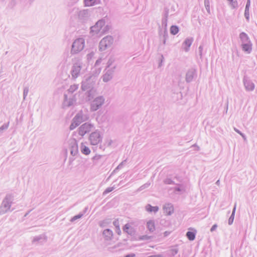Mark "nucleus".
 Returning <instances> with one entry per match:
<instances>
[{
    "label": "nucleus",
    "instance_id": "1",
    "mask_svg": "<svg viewBox=\"0 0 257 257\" xmlns=\"http://www.w3.org/2000/svg\"><path fill=\"white\" fill-rule=\"evenodd\" d=\"M82 69L83 63L80 59H78L73 62L70 71L72 79L75 80L78 78L82 73Z\"/></svg>",
    "mask_w": 257,
    "mask_h": 257
},
{
    "label": "nucleus",
    "instance_id": "2",
    "mask_svg": "<svg viewBox=\"0 0 257 257\" xmlns=\"http://www.w3.org/2000/svg\"><path fill=\"white\" fill-rule=\"evenodd\" d=\"M13 196L11 194H7L3 199L0 206V215L4 214L10 210L12 204Z\"/></svg>",
    "mask_w": 257,
    "mask_h": 257
},
{
    "label": "nucleus",
    "instance_id": "3",
    "mask_svg": "<svg viewBox=\"0 0 257 257\" xmlns=\"http://www.w3.org/2000/svg\"><path fill=\"white\" fill-rule=\"evenodd\" d=\"M85 40L82 38L76 39L72 43L70 53L76 54L81 52L84 47Z\"/></svg>",
    "mask_w": 257,
    "mask_h": 257
},
{
    "label": "nucleus",
    "instance_id": "4",
    "mask_svg": "<svg viewBox=\"0 0 257 257\" xmlns=\"http://www.w3.org/2000/svg\"><path fill=\"white\" fill-rule=\"evenodd\" d=\"M105 24V20L101 19L97 21L95 25L91 27L90 28V34L92 36L95 35H101V32H102V28Z\"/></svg>",
    "mask_w": 257,
    "mask_h": 257
},
{
    "label": "nucleus",
    "instance_id": "5",
    "mask_svg": "<svg viewBox=\"0 0 257 257\" xmlns=\"http://www.w3.org/2000/svg\"><path fill=\"white\" fill-rule=\"evenodd\" d=\"M113 43V38L111 36H107L103 38L99 42V49L101 51H104L109 48Z\"/></svg>",
    "mask_w": 257,
    "mask_h": 257
},
{
    "label": "nucleus",
    "instance_id": "6",
    "mask_svg": "<svg viewBox=\"0 0 257 257\" xmlns=\"http://www.w3.org/2000/svg\"><path fill=\"white\" fill-rule=\"evenodd\" d=\"M105 99L102 96L96 97L92 101L90 104V110L91 111H95L100 108L103 104Z\"/></svg>",
    "mask_w": 257,
    "mask_h": 257
},
{
    "label": "nucleus",
    "instance_id": "7",
    "mask_svg": "<svg viewBox=\"0 0 257 257\" xmlns=\"http://www.w3.org/2000/svg\"><path fill=\"white\" fill-rule=\"evenodd\" d=\"M94 128V126L93 124L85 122L78 128V133L81 137H83L86 134L89 133Z\"/></svg>",
    "mask_w": 257,
    "mask_h": 257
},
{
    "label": "nucleus",
    "instance_id": "8",
    "mask_svg": "<svg viewBox=\"0 0 257 257\" xmlns=\"http://www.w3.org/2000/svg\"><path fill=\"white\" fill-rule=\"evenodd\" d=\"M89 140L92 145H96L102 140L100 132L96 130L91 133L89 137Z\"/></svg>",
    "mask_w": 257,
    "mask_h": 257
},
{
    "label": "nucleus",
    "instance_id": "9",
    "mask_svg": "<svg viewBox=\"0 0 257 257\" xmlns=\"http://www.w3.org/2000/svg\"><path fill=\"white\" fill-rule=\"evenodd\" d=\"M92 76H88L82 81L81 89L83 91L93 88L94 81L92 79Z\"/></svg>",
    "mask_w": 257,
    "mask_h": 257
},
{
    "label": "nucleus",
    "instance_id": "10",
    "mask_svg": "<svg viewBox=\"0 0 257 257\" xmlns=\"http://www.w3.org/2000/svg\"><path fill=\"white\" fill-rule=\"evenodd\" d=\"M90 11L88 10H83L79 11L78 17L79 20L82 23H85L89 19Z\"/></svg>",
    "mask_w": 257,
    "mask_h": 257
},
{
    "label": "nucleus",
    "instance_id": "11",
    "mask_svg": "<svg viewBox=\"0 0 257 257\" xmlns=\"http://www.w3.org/2000/svg\"><path fill=\"white\" fill-rule=\"evenodd\" d=\"M197 76V70L194 68L189 69L186 74L185 80L187 83L192 82Z\"/></svg>",
    "mask_w": 257,
    "mask_h": 257
},
{
    "label": "nucleus",
    "instance_id": "12",
    "mask_svg": "<svg viewBox=\"0 0 257 257\" xmlns=\"http://www.w3.org/2000/svg\"><path fill=\"white\" fill-rule=\"evenodd\" d=\"M243 83L246 91H252L254 90L255 87L254 83L246 75L243 77Z\"/></svg>",
    "mask_w": 257,
    "mask_h": 257
},
{
    "label": "nucleus",
    "instance_id": "13",
    "mask_svg": "<svg viewBox=\"0 0 257 257\" xmlns=\"http://www.w3.org/2000/svg\"><path fill=\"white\" fill-rule=\"evenodd\" d=\"M115 66L107 70L106 73L102 76V80L104 82H107L113 77Z\"/></svg>",
    "mask_w": 257,
    "mask_h": 257
},
{
    "label": "nucleus",
    "instance_id": "14",
    "mask_svg": "<svg viewBox=\"0 0 257 257\" xmlns=\"http://www.w3.org/2000/svg\"><path fill=\"white\" fill-rule=\"evenodd\" d=\"M47 241V237L44 234H40L35 236L32 240V243L36 244H43Z\"/></svg>",
    "mask_w": 257,
    "mask_h": 257
},
{
    "label": "nucleus",
    "instance_id": "15",
    "mask_svg": "<svg viewBox=\"0 0 257 257\" xmlns=\"http://www.w3.org/2000/svg\"><path fill=\"white\" fill-rule=\"evenodd\" d=\"M163 209L164 212L167 215H171L174 212V207L171 203L166 204Z\"/></svg>",
    "mask_w": 257,
    "mask_h": 257
},
{
    "label": "nucleus",
    "instance_id": "16",
    "mask_svg": "<svg viewBox=\"0 0 257 257\" xmlns=\"http://www.w3.org/2000/svg\"><path fill=\"white\" fill-rule=\"evenodd\" d=\"M72 120L74 121V123H76L79 125L82 122L84 121L82 112L80 111L77 113Z\"/></svg>",
    "mask_w": 257,
    "mask_h": 257
},
{
    "label": "nucleus",
    "instance_id": "17",
    "mask_svg": "<svg viewBox=\"0 0 257 257\" xmlns=\"http://www.w3.org/2000/svg\"><path fill=\"white\" fill-rule=\"evenodd\" d=\"M76 101V99L74 96L70 97L69 98H67V95L66 94H64V105L69 107L72 106L74 103Z\"/></svg>",
    "mask_w": 257,
    "mask_h": 257
},
{
    "label": "nucleus",
    "instance_id": "18",
    "mask_svg": "<svg viewBox=\"0 0 257 257\" xmlns=\"http://www.w3.org/2000/svg\"><path fill=\"white\" fill-rule=\"evenodd\" d=\"M239 37L241 42V44H247L251 42L249 37L244 32H241L239 34Z\"/></svg>",
    "mask_w": 257,
    "mask_h": 257
},
{
    "label": "nucleus",
    "instance_id": "19",
    "mask_svg": "<svg viewBox=\"0 0 257 257\" xmlns=\"http://www.w3.org/2000/svg\"><path fill=\"white\" fill-rule=\"evenodd\" d=\"M193 41V38H186L183 43V45L184 46V49L186 52H188L189 50V48L192 45Z\"/></svg>",
    "mask_w": 257,
    "mask_h": 257
},
{
    "label": "nucleus",
    "instance_id": "20",
    "mask_svg": "<svg viewBox=\"0 0 257 257\" xmlns=\"http://www.w3.org/2000/svg\"><path fill=\"white\" fill-rule=\"evenodd\" d=\"M252 43L251 42L241 44V48L243 51L247 54H250L252 51Z\"/></svg>",
    "mask_w": 257,
    "mask_h": 257
},
{
    "label": "nucleus",
    "instance_id": "21",
    "mask_svg": "<svg viewBox=\"0 0 257 257\" xmlns=\"http://www.w3.org/2000/svg\"><path fill=\"white\" fill-rule=\"evenodd\" d=\"M86 92V98L87 100L90 101L92 100L95 95V90L93 88L89 89Z\"/></svg>",
    "mask_w": 257,
    "mask_h": 257
},
{
    "label": "nucleus",
    "instance_id": "22",
    "mask_svg": "<svg viewBox=\"0 0 257 257\" xmlns=\"http://www.w3.org/2000/svg\"><path fill=\"white\" fill-rule=\"evenodd\" d=\"M103 235L106 240H109L113 236L112 231L109 229H106L103 231Z\"/></svg>",
    "mask_w": 257,
    "mask_h": 257
},
{
    "label": "nucleus",
    "instance_id": "23",
    "mask_svg": "<svg viewBox=\"0 0 257 257\" xmlns=\"http://www.w3.org/2000/svg\"><path fill=\"white\" fill-rule=\"evenodd\" d=\"M78 152V145L76 142H74L71 146V155H72L73 156H75L77 154Z\"/></svg>",
    "mask_w": 257,
    "mask_h": 257
},
{
    "label": "nucleus",
    "instance_id": "24",
    "mask_svg": "<svg viewBox=\"0 0 257 257\" xmlns=\"http://www.w3.org/2000/svg\"><path fill=\"white\" fill-rule=\"evenodd\" d=\"M146 210L149 212L156 213L159 210V207L157 206H152L151 205L148 204L145 207Z\"/></svg>",
    "mask_w": 257,
    "mask_h": 257
},
{
    "label": "nucleus",
    "instance_id": "25",
    "mask_svg": "<svg viewBox=\"0 0 257 257\" xmlns=\"http://www.w3.org/2000/svg\"><path fill=\"white\" fill-rule=\"evenodd\" d=\"M147 227L150 232H153L155 230V223L153 220H149L147 222Z\"/></svg>",
    "mask_w": 257,
    "mask_h": 257
},
{
    "label": "nucleus",
    "instance_id": "26",
    "mask_svg": "<svg viewBox=\"0 0 257 257\" xmlns=\"http://www.w3.org/2000/svg\"><path fill=\"white\" fill-rule=\"evenodd\" d=\"M81 151L82 154L86 155H89L90 153L89 148L84 145L83 144H81Z\"/></svg>",
    "mask_w": 257,
    "mask_h": 257
},
{
    "label": "nucleus",
    "instance_id": "27",
    "mask_svg": "<svg viewBox=\"0 0 257 257\" xmlns=\"http://www.w3.org/2000/svg\"><path fill=\"white\" fill-rule=\"evenodd\" d=\"M236 204L235 203L234 206V207H233V210L232 212V214L228 219V224L229 225H231L233 223V222L234 220V218L235 210H236Z\"/></svg>",
    "mask_w": 257,
    "mask_h": 257
},
{
    "label": "nucleus",
    "instance_id": "28",
    "mask_svg": "<svg viewBox=\"0 0 257 257\" xmlns=\"http://www.w3.org/2000/svg\"><path fill=\"white\" fill-rule=\"evenodd\" d=\"M85 5L86 6H92L97 4L99 0H84Z\"/></svg>",
    "mask_w": 257,
    "mask_h": 257
},
{
    "label": "nucleus",
    "instance_id": "29",
    "mask_svg": "<svg viewBox=\"0 0 257 257\" xmlns=\"http://www.w3.org/2000/svg\"><path fill=\"white\" fill-rule=\"evenodd\" d=\"M196 233L193 231H188L186 233V236L189 240H194L195 238Z\"/></svg>",
    "mask_w": 257,
    "mask_h": 257
},
{
    "label": "nucleus",
    "instance_id": "30",
    "mask_svg": "<svg viewBox=\"0 0 257 257\" xmlns=\"http://www.w3.org/2000/svg\"><path fill=\"white\" fill-rule=\"evenodd\" d=\"M111 223L110 219H106L102 221H101L99 223V225L101 227H106L108 224Z\"/></svg>",
    "mask_w": 257,
    "mask_h": 257
},
{
    "label": "nucleus",
    "instance_id": "31",
    "mask_svg": "<svg viewBox=\"0 0 257 257\" xmlns=\"http://www.w3.org/2000/svg\"><path fill=\"white\" fill-rule=\"evenodd\" d=\"M179 32V27L176 25H173L170 28V33L172 35H176Z\"/></svg>",
    "mask_w": 257,
    "mask_h": 257
},
{
    "label": "nucleus",
    "instance_id": "32",
    "mask_svg": "<svg viewBox=\"0 0 257 257\" xmlns=\"http://www.w3.org/2000/svg\"><path fill=\"white\" fill-rule=\"evenodd\" d=\"M78 88V85L77 84H73L71 85L70 88L68 89V91L69 93H73L75 91H76Z\"/></svg>",
    "mask_w": 257,
    "mask_h": 257
},
{
    "label": "nucleus",
    "instance_id": "33",
    "mask_svg": "<svg viewBox=\"0 0 257 257\" xmlns=\"http://www.w3.org/2000/svg\"><path fill=\"white\" fill-rule=\"evenodd\" d=\"M168 252L169 255L174 256L178 253V249L177 247H174L168 250Z\"/></svg>",
    "mask_w": 257,
    "mask_h": 257
},
{
    "label": "nucleus",
    "instance_id": "34",
    "mask_svg": "<svg viewBox=\"0 0 257 257\" xmlns=\"http://www.w3.org/2000/svg\"><path fill=\"white\" fill-rule=\"evenodd\" d=\"M204 6L205 9L209 14H210V1L209 0H204Z\"/></svg>",
    "mask_w": 257,
    "mask_h": 257
},
{
    "label": "nucleus",
    "instance_id": "35",
    "mask_svg": "<svg viewBox=\"0 0 257 257\" xmlns=\"http://www.w3.org/2000/svg\"><path fill=\"white\" fill-rule=\"evenodd\" d=\"M84 215L83 213H80L78 215H75L70 219L71 222H74L77 219L81 218Z\"/></svg>",
    "mask_w": 257,
    "mask_h": 257
},
{
    "label": "nucleus",
    "instance_id": "36",
    "mask_svg": "<svg viewBox=\"0 0 257 257\" xmlns=\"http://www.w3.org/2000/svg\"><path fill=\"white\" fill-rule=\"evenodd\" d=\"M230 2L232 8L235 9L238 7V3L236 0H227Z\"/></svg>",
    "mask_w": 257,
    "mask_h": 257
},
{
    "label": "nucleus",
    "instance_id": "37",
    "mask_svg": "<svg viewBox=\"0 0 257 257\" xmlns=\"http://www.w3.org/2000/svg\"><path fill=\"white\" fill-rule=\"evenodd\" d=\"M160 35L161 36V38L164 39L165 38H166V39H167L168 37V34L167 32V29H166V30H164L163 32L160 33Z\"/></svg>",
    "mask_w": 257,
    "mask_h": 257
},
{
    "label": "nucleus",
    "instance_id": "38",
    "mask_svg": "<svg viewBox=\"0 0 257 257\" xmlns=\"http://www.w3.org/2000/svg\"><path fill=\"white\" fill-rule=\"evenodd\" d=\"M110 27L109 25H107L105 26V25H104V26L103 27V28H102V32H101V35L105 34L107 32H108L109 31V30L110 29Z\"/></svg>",
    "mask_w": 257,
    "mask_h": 257
},
{
    "label": "nucleus",
    "instance_id": "39",
    "mask_svg": "<svg viewBox=\"0 0 257 257\" xmlns=\"http://www.w3.org/2000/svg\"><path fill=\"white\" fill-rule=\"evenodd\" d=\"M29 87H27V86H26L24 87V90H23V99L24 100H25L28 94V92H29Z\"/></svg>",
    "mask_w": 257,
    "mask_h": 257
},
{
    "label": "nucleus",
    "instance_id": "40",
    "mask_svg": "<svg viewBox=\"0 0 257 257\" xmlns=\"http://www.w3.org/2000/svg\"><path fill=\"white\" fill-rule=\"evenodd\" d=\"M114 187H108L103 192V195H105L108 193L111 192L114 189Z\"/></svg>",
    "mask_w": 257,
    "mask_h": 257
},
{
    "label": "nucleus",
    "instance_id": "41",
    "mask_svg": "<svg viewBox=\"0 0 257 257\" xmlns=\"http://www.w3.org/2000/svg\"><path fill=\"white\" fill-rule=\"evenodd\" d=\"M9 125V122L7 123H4L0 127V133H2L3 131L7 130Z\"/></svg>",
    "mask_w": 257,
    "mask_h": 257
},
{
    "label": "nucleus",
    "instance_id": "42",
    "mask_svg": "<svg viewBox=\"0 0 257 257\" xmlns=\"http://www.w3.org/2000/svg\"><path fill=\"white\" fill-rule=\"evenodd\" d=\"M164 182L166 184H175V182L170 178L165 179Z\"/></svg>",
    "mask_w": 257,
    "mask_h": 257
},
{
    "label": "nucleus",
    "instance_id": "43",
    "mask_svg": "<svg viewBox=\"0 0 257 257\" xmlns=\"http://www.w3.org/2000/svg\"><path fill=\"white\" fill-rule=\"evenodd\" d=\"M244 17L247 22L249 21V10H245L244 11Z\"/></svg>",
    "mask_w": 257,
    "mask_h": 257
},
{
    "label": "nucleus",
    "instance_id": "44",
    "mask_svg": "<svg viewBox=\"0 0 257 257\" xmlns=\"http://www.w3.org/2000/svg\"><path fill=\"white\" fill-rule=\"evenodd\" d=\"M234 130L237 133H238V134H239L242 137V138L243 139V140L245 141L246 140V136L245 135L242 133L240 131H239L238 129L236 128H234Z\"/></svg>",
    "mask_w": 257,
    "mask_h": 257
},
{
    "label": "nucleus",
    "instance_id": "45",
    "mask_svg": "<svg viewBox=\"0 0 257 257\" xmlns=\"http://www.w3.org/2000/svg\"><path fill=\"white\" fill-rule=\"evenodd\" d=\"M167 21H168V20H166V18L162 19V25L163 27H164V30H166V29H167Z\"/></svg>",
    "mask_w": 257,
    "mask_h": 257
},
{
    "label": "nucleus",
    "instance_id": "46",
    "mask_svg": "<svg viewBox=\"0 0 257 257\" xmlns=\"http://www.w3.org/2000/svg\"><path fill=\"white\" fill-rule=\"evenodd\" d=\"M78 125L76 123H74V121H72V122L70 125L69 128L70 130H73L74 128H75L77 126H78Z\"/></svg>",
    "mask_w": 257,
    "mask_h": 257
},
{
    "label": "nucleus",
    "instance_id": "47",
    "mask_svg": "<svg viewBox=\"0 0 257 257\" xmlns=\"http://www.w3.org/2000/svg\"><path fill=\"white\" fill-rule=\"evenodd\" d=\"M113 224L118 230H119V225L118 219H115L114 220L113 222Z\"/></svg>",
    "mask_w": 257,
    "mask_h": 257
},
{
    "label": "nucleus",
    "instance_id": "48",
    "mask_svg": "<svg viewBox=\"0 0 257 257\" xmlns=\"http://www.w3.org/2000/svg\"><path fill=\"white\" fill-rule=\"evenodd\" d=\"M168 16H169V9L167 8H166V9H165L164 17L163 18H166V20H168Z\"/></svg>",
    "mask_w": 257,
    "mask_h": 257
},
{
    "label": "nucleus",
    "instance_id": "49",
    "mask_svg": "<svg viewBox=\"0 0 257 257\" xmlns=\"http://www.w3.org/2000/svg\"><path fill=\"white\" fill-rule=\"evenodd\" d=\"M199 55L200 56V57L201 58H202V51H203V46L202 45H201L199 47Z\"/></svg>",
    "mask_w": 257,
    "mask_h": 257
},
{
    "label": "nucleus",
    "instance_id": "50",
    "mask_svg": "<svg viewBox=\"0 0 257 257\" xmlns=\"http://www.w3.org/2000/svg\"><path fill=\"white\" fill-rule=\"evenodd\" d=\"M130 225L127 223L123 227V230L124 232H127L130 229Z\"/></svg>",
    "mask_w": 257,
    "mask_h": 257
},
{
    "label": "nucleus",
    "instance_id": "51",
    "mask_svg": "<svg viewBox=\"0 0 257 257\" xmlns=\"http://www.w3.org/2000/svg\"><path fill=\"white\" fill-rule=\"evenodd\" d=\"M150 185V183H147L140 187V190H142L145 188H148Z\"/></svg>",
    "mask_w": 257,
    "mask_h": 257
},
{
    "label": "nucleus",
    "instance_id": "52",
    "mask_svg": "<svg viewBox=\"0 0 257 257\" xmlns=\"http://www.w3.org/2000/svg\"><path fill=\"white\" fill-rule=\"evenodd\" d=\"M125 161H123L120 164L118 165V166L115 169V170L113 171V172H115L117 170H118V169H120L122 168L123 167V163L124 162H125Z\"/></svg>",
    "mask_w": 257,
    "mask_h": 257
},
{
    "label": "nucleus",
    "instance_id": "53",
    "mask_svg": "<svg viewBox=\"0 0 257 257\" xmlns=\"http://www.w3.org/2000/svg\"><path fill=\"white\" fill-rule=\"evenodd\" d=\"M94 53L93 52H91L89 54H88L86 56L87 57V59L88 60H89V59H91L92 58V57H93L94 56Z\"/></svg>",
    "mask_w": 257,
    "mask_h": 257
},
{
    "label": "nucleus",
    "instance_id": "54",
    "mask_svg": "<svg viewBox=\"0 0 257 257\" xmlns=\"http://www.w3.org/2000/svg\"><path fill=\"white\" fill-rule=\"evenodd\" d=\"M101 61H102V59L99 58V59H97L95 63V67L98 66L100 65V64L101 63Z\"/></svg>",
    "mask_w": 257,
    "mask_h": 257
},
{
    "label": "nucleus",
    "instance_id": "55",
    "mask_svg": "<svg viewBox=\"0 0 257 257\" xmlns=\"http://www.w3.org/2000/svg\"><path fill=\"white\" fill-rule=\"evenodd\" d=\"M101 157V156L100 155H95V156H94L93 158H92V160L93 161H95V160H99Z\"/></svg>",
    "mask_w": 257,
    "mask_h": 257
},
{
    "label": "nucleus",
    "instance_id": "56",
    "mask_svg": "<svg viewBox=\"0 0 257 257\" xmlns=\"http://www.w3.org/2000/svg\"><path fill=\"white\" fill-rule=\"evenodd\" d=\"M217 227V224H214L211 228L210 229V231L211 232H213L216 229V228Z\"/></svg>",
    "mask_w": 257,
    "mask_h": 257
},
{
    "label": "nucleus",
    "instance_id": "57",
    "mask_svg": "<svg viewBox=\"0 0 257 257\" xmlns=\"http://www.w3.org/2000/svg\"><path fill=\"white\" fill-rule=\"evenodd\" d=\"M112 62H113V61L111 60L110 59H109L107 63V68L109 67L111 65Z\"/></svg>",
    "mask_w": 257,
    "mask_h": 257
},
{
    "label": "nucleus",
    "instance_id": "58",
    "mask_svg": "<svg viewBox=\"0 0 257 257\" xmlns=\"http://www.w3.org/2000/svg\"><path fill=\"white\" fill-rule=\"evenodd\" d=\"M127 233L128 234H130L131 235H134V231L133 230V228H131L127 232Z\"/></svg>",
    "mask_w": 257,
    "mask_h": 257
},
{
    "label": "nucleus",
    "instance_id": "59",
    "mask_svg": "<svg viewBox=\"0 0 257 257\" xmlns=\"http://www.w3.org/2000/svg\"><path fill=\"white\" fill-rule=\"evenodd\" d=\"M136 256L135 254L134 253L128 254L127 255H125L124 257H135Z\"/></svg>",
    "mask_w": 257,
    "mask_h": 257
},
{
    "label": "nucleus",
    "instance_id": "60",
    "mask_svg": "<svg viewBox=\"0 0 257 257\" xmlns=\"http://www.w3.org/2000/svg\"><path fill=\"white\" fill-rule=\"evenodd\" d=\"M163 59H164V57H163V55H161V59L160 60V62L159 63V67H161L162 66V62L163 61Z\"/></svg>",
    "mask_w": 257,
    "mask_h": 257
},
{
    "label": "nucleus",
    "instance_id": "61",
    "mask_svg": "<svg viewBox=\"0 0 257 257\" xmlns=\"http://www.w3.org/2000/svg\"><path fill=\"white\" fill-rule=\"evenodd\" d=\"M148 257H163V255L161 254H156V255H151L148 256Z\"/></svg>",
    "mask_w": 257,
    "mask_h": 257
},
{
    "label": "nucleus",
    "instance_id": "62",
    "mask_svg": "<svg viewBox=\"0 0 257 257\" xmlns=\"http://www.w3.org/2000/svg\"><path fill=\"white\" fill-rule=\"evenodd\" d=\"M249 7H250V3H246L245 9V10H249Z\"/></svg>",
    "mask_w": 257,
    "mask_h": 257
},
{
    "label": "nucleus",
    "instance_id": "63",
    "mask_svg": "<svg viewBox=\"0 0 257 257\" xmlns=\"http://www.w3.org/2000/svg\"><path fill=\"white\" fill-rule=\"evenodd\" d=\"M174 190L175 191H178V192H180V191H182V189L180 188V187H175L174 188Z\"/></svg>",
    "mask_w": 257,
    "mask_h": 257
},
{
    "label": "nucleus",
    "instance_id": "64",
    "mask_svg": "<svg viewBox=\"0 0 257 257\" xmlns=\"http://www.w3.org/2000/svg\"><path fill=\"white\" fill-rule=\"evenodd\" d=\"M161 39L162 40L163 44L165 45L166 44V40H167L166 38H165L164 39L161 38Z\"/></svg>",
    "mask_w": 257,
    "mask_h": 257
}]
</instances>
